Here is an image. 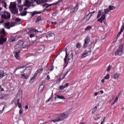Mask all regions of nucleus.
<instances>
[{
	"label": "nucleus",
	"mask_w": 124,
	"mask_h": 124,
	"mask_svg": "<svg viewBox=\"0 0 124 124\" xmlns=\"http://www.w3.org/2000/svg\"><path fill=\"white\" fill-rule=\"evenodd\" d=\"M102 14L103 15V13L101 12V10H99L97 16V19L99 18V17H100V16H101V15H102Z\"/></svg>",
	"instance_id": "obj_25"
},
{
	"label": "nucleus",
	"mask_w": 124,
	"mask_h": 124,
	"mask_svg": "<svg viewBox=\"0 0 124 124\" xmlns=\"http://www.w3.org/2000/svg\"><path fill=\"white\" fill-rule=\"evenodd\" d=\"M20 99H17L15 102V105H18L20 103Z\"/></svg>",
	"instance_id": "obj_38"
},
{
	"label": "nucleus",
	"mask_w": 124,
	"mask_h": 124,
	"mask_svg": "<svg viewBox=\"0 0 124 124\" xmlns=\"http://www.w3.org/2000/svg\"><path fill=\"white\" fill-rule=\"evenodd\" d=\"M42 71H43V68L41 67L39 68L35 73L37 75L38 73H42Z\"/></svg>",
	"instance_id": "obj_23"
},
{
	"label": "nucleus",
	"mask_w": 124,
	"mask_h": 124,
	"mask_svg": "<svg viewBox=\"0 0 124 124\" xmlns=\"http://www.w3.org/2000/svg\"><path fill=\"white\" fill-rule=\"evenodd\" d=\"M17 44L18 45H19V46H23V45H24V42H23V41H22V40H19L18 42H17Z\"/></svg>",
	"instance_id": "obj_28"
},
{
	"label": "nucleus",
	"mask_w": 124,
	"mask_h": 124,
	"mask_svg": "<svg viewBox=\"0 0 124 124\" xmlns=\"http://www.w3.org/2000/svg\"><path fill=\"white\" fill-rule=\"evenodd\" d=\"M41 20V17L40 16H39L36 20V22L37 23V22H40Z\"/></svg>",
	"instance_id": "obj_37"
},
{
	"label": "nucleus",
	"mask_w": 124,
	"mask_h": 124,
	"mask_svg": "<svg viewBox=\"0 0 124 124\" xmlns=\"http://www.w3.org/2000/svg\"><path fill=\"white\" fill-rule=\"evenodd\" d=\"M11 40L13 42H14V41H16V39L14 38H12Z\"/></svg>",
	"instance_id": "obj_56"
},
{
	"label": "nucleus",
	"mask_w": 124,
	"mask_h": 124,
	"mask_svg": "<svg viewBox=\"0 0 124 124\" xmlns=\"http://www.w3.org/2000/svg\"><path fill=\"white\" fill-rule=\"evenodd\" d=\"M21 21V19L19 18H16V22H20Z\"/></svg>",
	"instance_id": "obj_48"
},
{
	"label": "nucleus",
	"mask_w": 124,
	"mask_h": 124,
	"mask_svg": "<svg viewBox=\"0 0 124 124\" xmlns=\"http://www.w3.org/2000/svg\"><path fill=\"white\" fill-rule=\"evenodd\" d=\"M24 44V46H23V48H25V49H28V48H29V44H28V43H26V44Z\"/></svg>",
	"instance_id": "obj_30"
},
{
	"label": "nucleus",
	"mask_w": 124,
	"mask_h": 124,
	"mask_svg": "<svg viewBox=\"0 0 124 124\" xmlns=\"http://www.w3.org/2000/svg\"><path fill=\"white\" fill-rule=\"evenodd\" d=\"M110 69H111V66H108V68L107 69V71H110Z\"/></svg>",
	"instance_id": "obj_50"
},
{
	"label": "nucleus",
	"mask_w": 124,
	"mask_h": 124,
	"mask_svg": "<svg viewBox=\"0 0 124 124\" xmlns=\"http://www.w3.org/2000/svg\"><path fill=\"white\" fill-rule=\"evenodd\" d=\"M68 86H69V83H67L65 85H64V86L65 87V88H67V87H68Z\"/></svg>",
	"instance_id": "obj_49"
},
{
	"label": "nucleus",
	"mask_w": 124,
	"mask_h": 124,
	"mask_svg": "<svg viewBox=\"0 0 124 124\" xmlns=\"http://www.w3.org/2000/svg\"><path fill=\"white\" fill-rule=\"evenodd\" d=\"M98 95V92L95 93H94L95 96H96V95Z\"/></svg>",
	"instance_id": "obj_60"
},
{
	"label": "nucleus",
	"mask_w": 124,
	"mask_h": 124,
	"mask_svg": "<svg viewBox=\"0 0 124 124\" xmlns=\"http://www.w3.org/2000/svg\"><path fill=\"white\" fill-rule=\"evenodd\" d=\"M68 72H69V71H67V72L63 75L62 79H63L64 78V77H65L66 76V75H67V74H68Z\"/></svg>",
	"instance_id": "obj_46"
},
{
	"label": "nucleus",
	"mask_w": 124,
	"mask_h": 124,
	"mask_svg": "<svg viewBox=\"0 0 124 124\" xmlns=\"http://www.w3.org/2000/svg\"><path fill=\"white\" fill-rule=\"evenodd\" d=\"M124 44H122L119 46L118 49L115 51V56H122L123 52H124Z\"/></svg>",
	"instance_id": "obj_6"
},
{
	"label": "nucleus",
	"mask_w": 124,
	"mask_h": 124,
	"mask_svg": "<svg viewBox=\"0 0 124 124\" xmlns=\"http://www.w3.org/2000/svg\"><path fill=\"white\" fill-rule=\"evenodd\" d=\"M110 12V10L109 9H105L104 10L105 14H103L101 17L98 19H97V22H100L101 24H102V23H103V21H104V20H105L106 19V14H107V13H108V12Z\"/></svg>",
	"instance_id": "obj_7"
},
{
	"label": "nucleus",
	"mask_w": 124,
	"mask_h": 124,
	"mask_svg": "<svg viewBox=\"0 0 124 124\" xmlns=\"http://www.w3.org/2000/svg\"><path fill=\"white\" fill-rule=\"evenodd\" d=\"M54 35V33L49 34H48V35L46 36V38H50V37H53Z\"/></svg>",
	"instance_id": "obj_32"
},
{
	"label": "nucleus",
	"mask_w": 124,
	"mask_h": 124,
	"mask_svg": "<svg viewBox=\"0 0 124 124\" xmlns=\"http://www.w3.org/2000/svg\"><path fill=\"white\" fill-rule=\"evenodd\" d=\"M19 114H22L23 113V110L20 109L19 111Z\"/></svg>",
	"instance_id": "obj_59"
},
{
	"label": "nucleus",
	"mask_w": 124,
	"mask_h": 124,
	"mask_svg": "<svg viewBox=\"0 0 124 124\" xmlns=\"http://www.w3.org/2000/svg\"><path fill=\"white\" fill-rule=\"evenodd\" d=\"M119 76H120L119 74H115L114 75V79H119Z\"/></svg>",
	"instance_id": "obj_33"
},
{
	"label": "nucleus",
	"mask_w": 124,
	"mask_h": 124,
	"mask_svg": "<svg viewBox=\"0 0 124 124\" xmlns=\"http://www.w3.org/2000/svg\"><path fill=\"white\" fill-rule=\"evenodd\" d=\"M97 105V107L96 106L94 107V108L92 110V113L93 114L96 111V109H97V107H98L99 105L98 104Z\"/></svg>",
	"instance_id": "obj_29"
},
{
	"label": "nucleus",
	"mask_w": 124,
	"mask_h": 124,
	"mask_svg": "<svg viewBox=\"0 0 124 124\" xmlns=\"http://www.w3.org/2000/svg\"><path fill=\"white\" fill-rule=\"evenodd\" d=\"M1 20H0V24H3L4 20L10 19V13L7 11H3L1 13Z\"/></svg>",
	"instance_id": "obj_1"
},
{
	"label": "nucleus",
	"mask_w": 124,
	"mask_h": 124,
	"mask_svg": "<svg viewBox=\"0 0 124 124\" xmlns=\"http://www.w3.org/2000/svg\"><path fill=\"white\" fill-rule=\"evenodd\" d=\"M46 79H47V80H50V76H47V77H46Z\"/></svg>",
	"instance_id": "obj_58"
},
{
	"label": "nucleus",
	"mask_w": 124,
	"mask_h": 124,
	"mask_svg": "<svg viewBox=\"0 0 124 124\" xmlns=\"http://www.w3.org/2000/svg\"><path fill=\"white\" fill-rule=\"evenodd\" d=\"M31 69H32L31 66H29L27 67L26 69L24 70V71L26 73H28L29 75H31Z\"/></svg>",
	"instance_id": "obj_13"
},
{
	"label": "nucleus",
	"mask_w": 124,
	"mask_h": 124,
	"mask_svg": "<svg viewBox=\"0 0 124 124\" xmlns=\"http://www.w3.org/2000/svg\"><path fill=\"white\" fill-rule=\"evenodd\" d=\"M5 108H7L6 106L3 107L2 110H0V114H2V113H3V111H4Z\"/></svg>",
	"instance_id": "obj_41"
},
{
	"label": "nucleus",
	"mask_w": 124,
	"mask_h": 124,
	"mask_svg": "<svg viewBox=\"0 0 124 124\" xmlns=\"http://www.w3.org/2000/svg\"><path fill=\"white\" fill-rule=\"evenodd\" d=\"M17 2L20 4L22 2L21 0H17Z\"/></svg>",
	"instance_id": "obj_57"
},
{
	"label": "nucleus",
	"mask_w": 124,
	"mask_h": 124,
	"mask_svg": "<svg viewBox=\"0 0 124 124\" xmlns=\"http://www.w3.org/2000/svg\"><path fill=\"white\" fill-rule=\"evenodd\" d=\"M116 8L113 6H109L108 7V9L110 10H114Z\"/></svg>",
	"instance_id": "obj_40"
},
{
	"label": "nucleus",
	"mask_w": 124,
	"mask_h": 124,
	"mask_svg": "<svg viewBox=\"0 0 124 124\" xmlns=\"http://www.w3.org/2000/svg\"><path fill=\"white\" fill-rule=\"evenodd\" d=\"M31 75L29 74V73H26L25 71L21 72V74L20 75V79H23L24 80H26L29 79Z\"/></svg>",
	"instance_id": "obj_8"
},
{
	"label": "nucleus",
	"mask_w": 124,
	"mask_h": 124,
	"mask_svg": "<svg viewBox=\"0 0 124 124\" xmlns=\"http://www.w3.org/2000/svg\"><path fill=\"white\" fill-rule=\"evenodd\" d=\"M4 27L5 28V29H7L8 30H9L10 28H12L13 27H15V23H9V22H6L4 24Z\"/></svg>",
	"instance_id": "obj_11"
},
{
	"label": "nucleus",
	"mask_w": 124,
	"mask_h": 124,
	"mask_svg": "<svg viewBox=\"0 0 124 124\" xmlns=\"http://www.w3.org/2000/svg\"><path fill=\"white\" fill-rule=\"evenodd\" d=\"M17 105H18V107L20 109L22 108V105L21 104L19 103Z\"/></svg>",
	"instance_id": "obj_52"
},
{
	"label": "nucleus",
	"mask_w": 124,
	"mask_h": 124,
	"mask_svg": "<svg viewBox=\"0 0 124 124\" xmlns=\"http://www.w3.org/2000/svg\"><path fill=\"white\" fill-rule=\"evenodd\" d=\"M76 48H81V44L78 43L76 45Z\"/></svg>",
	"instance_id": "obj_44"
},
{
	"label": "nucleus",
	"mask_w": 124,
	"mask_h": 124,
	"mask_svg": "<svg viewBox=\"0 0 124 124\" xmlns=\"http://www.w3.org/2000/svg\"><path fill=\"white\" fill-rule=\"evenodd\" d=\"M62 79H63V78H60L59 79L58 81H59V82H61Z\"/></svg>",
	"instance_id": "obj_63"
},
{
	"label": "nucleus",
	"mask_w": 124,
	"mask_h": 124,
	"mask_svg": "<svg viewBox=\"0 0 124 124\" xmlns=\"http://www.w3.org/2000/svg\"><path fill=\"white\" fill-rule=\"evenodd\" d=\"M124 24L123 23V25L121 27L120 31L117 34V37H119V36H120V35H121V34H122V32H123V31H124Z\"/></svg>",
	"instance_id": "obj_17"
},
{
	"label": "nucleus",
	"mask_w": 124,
	"mask_h": 124,
	"mask_svg": "<svg viewBox=\"0 0 124 124\" xmlns=\"http://www.w3.org/2000/svg\"><path fill=\"white\" fill-rule=\"evenodd\" d=\"M92 29V26H88L85 28V31H90Z\"/></svg>",
	"instance_id": "obj_35"
},
{
	"label": "nucleus",
	"mask_w": 124,
	"mask_h": 124,
	"mask_svg": "<svg viewBox=\"0 0 124 124\" xmlns=\"http://www.w3.org/2000/svg\"><path fill=\"white\" fill-rule=\"evenodd\" d=\"M9 8L12 14H18V9L16 7V2H11Z\"/></svg>",
	"instance_id": "obj_4"
},
{
	"label": "nucleus",
	"mask_w": 124,
	"mask_h": 124,
	"mask_svg": "<svg viewBox=\"0 0 124 124\" xmlns=\"http://www.w3.org/2000/svg\"><path fill=\"white\" fill-rule=\"evenodd\" d=\"M104 82V79H102L101 80V83H103Z\"/></svg>",
	"instance_id": "obj_64"
},
{
	"label": "nucleus",
	"mask_w": 124,
	"mask_h": 124,
	"mask_svg": "<svg viewBox=\"0 0 124 124\" xmlns=\"http://www.w3.org/2000/svg\"><path fill=\"white\" fill-rule=\"evenodd\" d=\"M94 11L91 12L89 14H88L87 16H86V18H87V21H89V20H90V19H91V18L92 17V16H93V14L94 13Z\"/></svg>",
	"instance_id": "obj_18"
},
{
	"label": "nucleus",
	"mask_w": 124,
	"mask_h": 124,
	"mask_svg": "<svg viewBox=\"0 0 124 124\" xmlns=\"http://www.w3.org/2000/svg\"><path fill=\"white\" fill-rule=\"evenodd\" d=\"M5 35V30L4 28H2L0 30V45H2L6 42L7 38H3V36Z\"/></svg>",
	"instance_id": "obj_2"
},
{
	"label": "nucleus",
	"mask_w": 124,
	"mask_h": 124,
	"mask_svg": "<svg viewBox=\"0 0 124 124\" xmlns=\"http://www.w3.org/2000/svg\"><path fill=\"white\" fill-rule=\"evenodd\" d=\"M51 24H53V25H57V22H50Z\"/></svg>",
	"instance_id": "obj_55"
},
{
	"label": "nucleus",
	"mask_w": 124,
	"mask_h": 124,
	"mask_svg": "<svg viewBox=\"0 0 124 124\" xmlns=\"http://www.w3.org/2000/svg\"><path fill=\"white\" fill-rule=\"evenodd\" d=\"M48 0H36V2L37 4H41V3H43L44 2H47Z\"/></svg>",
	"instance_id": "obj_20"
},
{
	"label": "nucleus",
	"mask_w": 124,
	"mask_h": 124,
	"mask_svg": "<svg viewBox=\"0 0 124 124\" xmlns=\"http://www.w3.org/2000/svg\"><path fill=\"white\" fill-rule=\"evenodd\" d=\"M2 5L3 6V7H4V8H6V6H7L6 2H5V1H2Z\"/></svg>",
	"instance_id": "obj_39"
},
{
	"label": "nucleus",
	"mask_w": 124,
	"mask_h": 124,
	"mask_svg": "<svg viewBox=\"0 0 124 124\" xmlns=\"http://www.w3.org/2000/svg\"><path fill=\"white\" fill-rule=\"evenodd\" d=\"M49 70L50 71H53V70H54V66H52Z\"/></svg>",
	"instance_id": "obj_53"
},
{
	"label": "nucleus",
	"mask_w": 124,
	"mask_h": 124,
	"mask_svg": "<svg viewBox=\"0 0 124 124\" xmlns=\"http://www.w3.org/2000/svg\"><path fill=\"white\" fill-rule=\"evenodd\" d=\"M60 90H62L63 89H65V87H64V85H61L59 86Z\"/></svg>",
	"instance_id": "obj_43"
},
{
	"label": "nucleus",
	"mask_w": 124,
	"mask_h": 124,
	"mask_svg": "<svg viewBox=\"0 0 124 124\" xmlns=\"http://www.w3.org/2000/svg\"><path fill=\"white\" fill-rule=\"evenodd\" d=\"M57 14H58V12H55L52 15V17H55Z\"/></svg>",
	"instance_id": "obj_47"
},
{
	"label": "nucleus",
	"mask_w": 124,
	"mask_h": 124,
	"mask_svg": "<svg viewBox=\"0 0 124 124\" xmlns=\"http://www.w3.org/2000/svg\"><path fill=\"white\" fill-rule=\"evenodd\" d=\"M109 78H110V76L108 74L104 77V79L106 80H108Z\"/></svg>",
	"instance_id": "obj_42"
},
{
	"label": "nucleus",
	"mask_w": 124,
	"mask_h": 124,
	"mask_svg": "<svg viewBox=\"0 0 124 124\" xmlns=\"http://www.w3.org/2000/svg\"><path fill=\"white\" fill-rule=\"evenodd\" d=\"M78 10V4H77L73 8L71 9V13H75V12H77Z\"/></svg>",
	"instance_id": "obj_14"
},
{
	"label": "nucleus",
	"mask_w": 124,
	"mask_h": 124,
	"mask_svg": "<svg viewBox=\"0 0 124 124\" xmlns=\"http://www.w3.org/2000/svg\"><path fill=\"white\" fill-rule=\"evenodd\" d=\"M91 54H92L91 50H88V49H86L85 51L82 53V59H84V58H86V57H88V56H91Z\"/></svg>",
	"instance_id": "obj_9"
},
{
	"label": "nucleus",
	"mask_w": 124,
	"mask_h": 124,
	"mask_svg": "<svg viewBox=\"0 0 124 124\" xmlns=\"http://www.w3.org/2000/svg\"><path fill=\"white\" fill-rule=\"evenodd\" d=\"M1 92H4V89H3V88H1V89H0Z\"/></svg>",
	"instance_id": "obj_61"
},
{
	"label": "nucleus",
	"mask_w": 124,
	"mask_h": 124,
	"mask_svg": "<svg viewBox=\"0 0 124 124\" xmlns=\"http://www.w3.org/2000/svg\"><path fill=\"white\" fill-rule=\"evenodd\" d=\"M35 36V33H32L30 34L31 38H32V37H34Z\"/></svg>",
	"instance_id": "obj_45"
},
{
	"label": "nucleus",
	"mask_w": 124,
	"mask_h": 124,
	"mask_svg": "<svg viewBox=\"0 0 124 124\" xmlns=\"http://www.w3.org/2000/svg\"><path fill=\"white\" fill-rule=\"evenodd\" d=\"M26 66H27V64H25V65H22V66H20L19 67H17L15 68L16 71L18 70V69H20L21 68H24V67H26Z\"/></svg>",
	"instance_id": "obj_27"
},
{
	"label": "nucleus",
	"mask_w": 124,
	"mask_h": 124,
	"mask_svg": "<svg viewBox=\"0 0 124 124\" xmlns=\"http://www.w3.org/2000/svg\"><path fill=\"white\" fill-rule=\"evenodd\" d=\"M118 99H119V97L118 96H117L116 98H115V100L114 101V102H117L118 101Z\"/></svg>",
	"instance_id": "obj_51"
},
{
	"label": "nucleus",
	"mask_w": 124,
	"mask_h": 124,
	"mask_svg": "<svg viewBox=\"0 0 124 124\" xmlns=\"http://www.w3.org/2000/svg\"><path fill=\"white\" fill-rule=\"evenodd\" d=\"M65 52H66V55L65 57V58L64 59V62L65 63V64L66 65H67V64H68V62H69L67 61V57H68V55H67V51L66 50V49H65Z\"/></svg>",
	"instance_id": "obj_16"
},
{
	"label": "nucleus",
	"mask_w": 124,
	"mask_h": 124,
	"mask_svg": "<svg viewBox=\"0 0 124 124\" xmlns=\"http://www.w3.org/2000/svg\"><path fill=\"white\" fill-rule=\"evenodd\" d=\"M43 7H46V8H48V7H50V6H52V4H48L47 3H45L42 5Z\"/></svg>",
	"instance_id": "obj_26"
},
{
	"label": "nucleus",
	"mask_w": 124,
	"mask_h": 124,
	"mask_svg": "<svg viewBox=\"0 0 124 124\" xmlns=\"http://www.w3.org/2000/svg\"><path fill=\"white\" fill-rule=\"evenodd\" d=\"M90 41H91V38H90L89 36L86 37L84 40V44L83 45V48H87V47H88L89 44H90Z\"/></svg>",
	"instance_id": "obj_10"
},
{
	"label": "nucleus",
	"mask_w": 124,
	"mask_h": 124,
	"mask_svg": "<svg viewBox=\"0 0 124 124\" xmlns=\"http://www.w3.org/2000/svg\"><path fill=\"white\" fill-rule=\"evenodd\" d=\"M30 13H31V16L33 17L34 15H36V14H40L42 13V11H34L33 12H30Z\"/></svg>",
	"instance_id": "obj_22"
},
{
	"label": "nucleus",
	"mask_w": 124,
	"mask_h": 124,
	"mask_svg": "<svg viewBox=\"0 0 124 124\" xmlns=\"http://www.w3.org/2000/svg\"><path fill=\"white\" fill-rule=\"evenodd\" d=\"M32 31H33V32H34L35 33H36L37 32H41V31H38V30L35 29V28H33L32 29Z\"/></svg>",
	"instance_id": "obj_36"
},
{
	"label": "nucleus",
	"mask_w": 124,
	"mask_h": 124,
	"mask_svg": "<svg viewBox=\"0 0 124 124\" xmlns=\"http://www.w3.org/2000/svg\"><path fill=\"white\" fill-rule=\"evenodd\" d=\"M20 53H21L20 51L15 52V57L16 58V60H20V56H19V54H20Z\"/></svg>",
	"instance_id": "obj_21"
},
{
	"label": "nucleus",
	"mask_w": 124,
	"mask_h": 124,
	"mask_svg": "<svg viewBox=\"0 0 124 124\" xmlns=\"http://www.w3.org/2000/svg\"><path fill=\"white\" fill-rule=\"evenodd\" d=\"M30 31H31V28H27L24 31V32L26 34H29Z\"/></svg>",
	"instance_id": "obj_24"
},
{
	"label": "nucleus",
	"mask_w": 124,
	"mask_h": 124,
	"mask_svg": "<svg viewBox=\"0 0 124 124\" xmlns=\"http://www.w3.org/2000/svg\"><path fill=\"white\" fill-rule=\"evenodd\" d=\"M24 5L27 6V7H31L32 5V2L30 0H25Z\"/></svg>",
	"instance_id": "obj_12"
},
{
	"label": "nucleus",
	"mask_w": 124,
	"mask_h": 124,
	"mask_svg": "<svg viewBox=\"0 0 124 124\" xmlns=\"http://www.w3.org/2000/svg\"><path fill=\"white\" fill-rule=\"evenodd\" d=\"M36 76H37V75L35 73L34 76L32 77V78H31L30 81H32V80H34V79H35V78H36Z\"/></svg>",
	"instance_id": "obj_34"
},
{
	"label": "nucleus",
	"mask_w": 124,
	"mask_h": 124,
	"mask_svg": "<svg viewBox=\"0 0 124 124\" xmlns=\"http://www.w3.org/2000/svg\"><path fill=\"white\" fill-rule=\"evenodd\" d=\"M25 109H28L29 106L28 105H26V106H25Z\"/></svg>",
	"instance_id": "obj_62"
},
{
	"label": "nucleus",
	"mask_w": 124,
	"mask_h": 124,
	"mask_svg": "<svg viewBox=\"0 0 124 124\" xmlns=\"http://www.w3.org/2000/svg\"><path fill=\"white\" fill-rule=\"evenodd\" d=\"M19 48H21V46L17 44L16 45L14 46V48L16 49V50H18Z\"/></svg>",
	"instance_id": "obj_31"
},
{
	"label": "nucleus",
	"mask_w": 124,
	"mask_h": 124,
	"mask_svg": "<svg viewBox=\"0 0 124 124\" xmlns=\"http://www.w3.org/2000/svg\"><path fill=\"white\" fill-rule=\"evenodd\" d=\"M5 76V73H4V71L2 70H0V79H2L3 77Z\"/></svg>",
	"instance_id": "obj_19"
},
{
	"label": "nucleus",
	"mask_w": 124,
	"mask_h": 124,
	"mask_svg": "<svg viewBox=\"0 0 124 124\" xmlns=\"http://www.w3.org/2000/svg\"><path fill=\"white\" fill-rule=\"evenodd\" d=\"M24 5H18V9H19V11H20V16H26L27 15V14H28V12L26 11V10H27L28 9L27 8H24ZM24 9V11L23 12H22V11H23V10Z\"/></svg>",
	"instance_id": "obj_5"
},
{
	"label": "nucleus",
	"mask_w": 124,
	"mask_h": 124,
	"mask_svg": "<svg viewBox=\"0 0 124 124\" xmlns=\"http://www.w3.org/2000/svg\"><path fill=\"white\" fill-rule=\"evenodd\" d=\"M68 116L67 115V112H63L62 114H61L59 117L56 118L55 119L51 121L53 123H58L59 122H61V121H62V120H64V119H66Z\"/></svg>",
	"instance_id": "obj_3"
},
{
	"label": "nucleus",
	"mask_w": 124,
	"mask_h": 124,
	"mask_svg": "<svg viewBox=\"0 0 124 124\" xmlns=\"http://www.w3.org/2000/svg\"><path fill=\"white\" fill-rule=\"evenodd\" d=\"M51 99H52V98L49 97V98L46 101V102H50V100H51Z\"/></svg>",
	"instance_id": "obj_54"
},
{
	"label": "nucleus",
	"mask_w": 124,
	"mask_h": 124,
	"mask_svg": "<svg viewBox=\"0 0 124 124\" xmlns=\"http://www.w3.org/2000/svg\"><path fill=\"white\" fill-rule=\"evenodd\" d=\"M57 98H58V99H65L64 96L62 95H55L54 97V100H57Z\"/></svg>",
	"instance_id": "obj_15"
}]
</instances>
